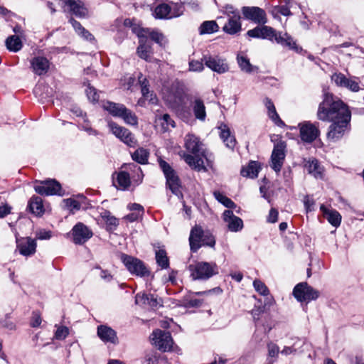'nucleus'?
<instances>
[{"label":"nucleus","mask_w":364,"mask_h":364,"mask_svg":"<svg viewBox=\"0 0 364 364\" xmlns=\"http://www.w3.org/2000/svg\"><path fill=\"white\" fill-rule=\"evenodd\" d=\"M317 117L321 121L332 122L327 132V139L331 142H336L348 130L351 114L343 101L326 92L324 93L323 101L318 105Z\"/></svg>","instance_id":"nucleus-1"},{"label":"nucleus","mask_w":364,"mask_h":364,"mask_svg":"<svg viewBox=\"0 0 364 364\" xmlns=\"http://www.w3.org/2000/svg\"><path fill=\"white\" fill-rule=\"evenodd\" d=\"M260 38L275 41L278 44L288 47L297 53L301 50V48L297 46L296 42L287 33L277 32L274 28L264 24L260 26Z\"/></svg>","instance_id":"nucleus-2"},{"label":"nucleus","mask_w":364,"mask_h":364,"mask_svg":"<svg viewBox=\"0 0 364 364\" xmlns=\"http://www.w3.org/2000/svg\"><path fill=\"white\" fill-rule=\"evenodd\" d=\"M159 165L166 178V185L171 190L173 194L178 197L182 196L181 181L176 171L166 161L159 158Z\"/></svg>","instance_id":"nucleus-3"},{"label":"nucleus","mask_w":364,"mask_h":364,"mask_svg":"<svg viewBox=\"0 0 364 364\" xmlns=\"http://www.w3.org/2000/svg\"><path fill=\"white\" fill-rule=\"evenodd\" d=\"M193 279L206 280L218 274V267L215 263L198 262L188 266Z\"/></svg>","instance_id":"nucleus-4"},{"label":"nucleus","mask_w":364,"mask_h":364,"mask_svg":"<svg viewBox=\"0 0 364 364\" xmlns=\"http://www.w3.org/2000/svg\"><path fill=\"white\" fill-rule=\"evenodd\" d=\"M185 97V86L183 83L180 81L174 82L167 95L164 96L165 100L173 109L180 107L183 103Z\"/></svg>","instance_id":"nucleus-5"},{"label":"nucleus","mask_w":364,"mask_h":364,"mask_svg":"<svg viewBox=\"0 0 364 364\" xmlns=\"http://www.w3.org/2000/svg\"><path fill=\"white\" fill-rule=\"evenodd\" d=\"M120 259L131 274L141 277L149 274L145 264L139 259L124 253L121 254Z\"/></svg>","instance_id":"nucleus-6"},{"label":"nucleus","mask_w":364,"mask_h":364,"mask_svg":"<svg viewBox=\"0 0 364 364\" xmlns=\"http://www.w3.org/2000/svg\"><path fill=\"white\" fill-rule=\"evenodd\" d=\"M293 295L298 301L309 302L318 298L320 293L306 282H301L294 287Z\"/></svg>","instance_id":"nucleus-7"},{"label":"nucleus","mask_w":364,"mask_h":364,"mask_svg":"<svg viewBox=\"0 0 364 364\" xmlns=\"http://www.w3.org/2000/svg\"><path fill=\"white\" fill-rule=\"evenodd\" d=\"M108 127L112 133L127 146L131 147L136 146L137 140L128 129L121 127L114 122H109Z\"/></svg>","instance_id":"nucleus-8"},{"label":"nucleus","mask_w":364,"mask_h":364,"mask_svg":"<svg viewBox=\"0 0 364 364\" xmlns=\"http://www.w3.org/2000/svg\"><path fill=\"white\" fill-rule=\"evenodd\" d=\"M287 144L284 141L280 140L274 144L271 155V168L277 173L280 172L286 156Z\"/></svg>","instance_id":"nucleus-9"},{"label":"nucleus","mask_w":364,"mask_h":364,"mask_svg":"<svg viewBox=\"0 0 364 364\" xmlns=\"http://www.w3.org/2000/svg\"><path fill=\"white\" fill-rule=\"evenodd\" d=\"M151 336L154 344L160 350L166 352L171 349L173 342L169 332L157 329L153 331Z\"/></svg>","instance_id":"nucleus-10"},{"label":"nucleus","mask_w":364,"mask_h":364,"mask_svg":"<svg viewBox=\"0 0 364 364\" xmlns=\"http://www.w3.org/2000/svg\"><path fill=\"white\" fill-rule=\"evenodd\" d=\"M34 189L36 193L41 195L62 196L63 194L62 193L60 184L55 180H46L40 181L38 184L35 185Z\"/></svg>","instance_id":"nucleus-11"},{"label":"nucleus","mask_w":364,"mask_h":364,"mask_svg":"<svg viewBox=\"0 0 364 364\" xmlns=\"http://www.w3.org/2000/svg\"><path fill=\"white\" fill-rule=\"evenodd\" d=\"M202 60L208 68L218 74H223L229 70L226 60L218 55H204Z\"/></svg>","instance_id":"nucleus-12"},{"label":"nucleus","mask_w":364,"mask_h":364,"mask_svg":"<svg viewBox=\"0 0 364 364\" xmlns=\"http://www.w3.org/2000/svg\"><path fill=\"white\" fill-rule=\"evenodd\" d=\"M242 12L244 17L257 24L264 25L267 22V17L264 9L257 6H243Z\"/></svg>","instance_id":"nucleus-13"},{"label":"nucleus","mask_w":364,"mask_h":364,"mask_svg":"<svg viewBox=\"0 0 364 364\" xmlns=\"http://www.w3.org/2000/svg\"><path fill=\"white\" fill-rule=\"evenodd\" d=\"M331 80L335 82V84L341 87H345L352 92H358L361 90V87L359 85L358 79L355 77H347L344 74L334 73L331 76Z\"/></svg>","instance_id":"nucleus-14"},{"label":"nucleus","mask_w":364,"mask_h":364,"mask_svg":"<svg viewBox=\"0 0 364 364\" xmlns=\"http://www.w3.org/2000/svg\"><path fill=\"white\" fill-rule=\"evenodd\" d=\"M92 235V230L82 223H77L72 229L73 241L77 245L84 244Z\"/></svg>","instance_id":"nucleus-15"},{"label":"nucleus","mask_w":364,"mask_h":364,"mask_svg":"<svg viewBox=\"0 0 364 364\" xmlns=\"http://www.w3.org/2000/svg\"><path fill=\"white\" fill-rule=\"evenodd\" d=\"M299 126L300 127V137L304 142H313L320 134L318 127L309 122L300 123Z\"/></svg>","instance_id":"nucleus-16"},{"label":"nucleus","mask_w":364,"mask_h":364,"mask_svg":"<svg viewBox=\"0 0 364 364\" xmlns=\"http://www.w3.org/2000/svg\"><path fill=\"white\" fill-rule=\"evenodd\" d=\"M223 218L230 231L238 232L243 228L242 220L240 218L235 215L232 210H225L223 214Z\"/></svg>","instance_id":"nucleus-17"},{"label":"nucleus","mask_w":364,"mask_h":364,"mask_svg":"<svg viewBox=\"0 0 364 364\" xmlns=\"http://www.w3.org/2000/svg\"><path fill=\"white\" fill-rule=\"evenodd\" d=\"M204 231L200 226H194L190 233L189 243L190 248L193 252H196L202 246V240Z\"/></svg>","instance_id":"nucleus-18"},{"label":"nucleus","mask_w":364,"mask_h":364,"mask_svg":"<svg viewBox=\"0 0 364 364\" xmlns=\"http://www.w3.org/2000/svg\"><path fill=\"white\" fill-rule=\"evenodd\" d=\"M138 36L139 37V45L137 48L136 53L141 59L146 61H151V55L152 53L151 44L144 35L138 33Z\"/></svg>","instance_id":"nucleus-19"},{"label":"nucleus","mask_w":364,"mask_h":364,"mask_svg":"<svg viewBox=\"0 0 364 364\" xmlns=\"http://www.w3.org/2000/svg\"><path fill=\"white\" fill-rule=\"evenodd\" d=\"M191 107L196 119L204 122L206 119V108L203 100L199 97H195L191 101Z\"/></svg>","instance_id":"nucleus-20"},{"label":"nucleus","mask_w":364,"mask_h":364,"mask_svg":"<svg viewBox=\"0 0 364 364\" xmlns=\"http://www.w3.org/2000/svg\"><path fill=\"white\" fill-rule=\"evenodd\" d=\"M31 65L35 74L42 75L48 72L50 63L46 58L38 56L31 60Z\"/></svg>","instance_id":"nucleus-21"},{"label":"nucleus","mask_w":364,"mask_h":364,"mask_svg":"<svg viewBox=\"0 0 364 364\" xmlns=\"http://www.w3.org/2000/svg\"><path fill=\"white\" fill-rule=\"evenodd\" d=\"M218 129L220 130V137L225 146L230 149H233L237 141L235 136L232 134L229 127L225 123H221L218 127Z\"/></svg>","instance_id":"nucleus-22"},{"label":"nucleus","mask_w":364,"mask_h":364,"mask_svg":"<svg viewBox=\"0 0 364 364\" xmlns=\"http://www.w3.org/2000/svg\"><path fill=\"white\" fill-rule=\"evenodd\" d=\"M17 247L21 255L31 256L36 252V242L30 237L23 238L17 241Z\"/></svg>","instance_id":"nucleus-23"},{"label":"nucleus","mask_w":364,"mask_h":364,"mask_svg":"<svg viewBox=\"0 0 364 364\" xmlns=\"http://www.w3.org/2000/svg\"><path fill=\"white\" fill-rule=\"evenodd\" d=\"M240 18V14L230 16L228 22L223 26L224 32L230 35H235L239 33L242 29Z\"/></svg>","instance_id":"nucleus-24"},{"label":"nucleus","mask_w":364,"mask_h":364,"mask_svg":"<svg viewBox=\"0 0 364 364\" xmlns=\"http://www.w3.org/2000/svg\"><path fill=\"white\" fill-rule=\"evenodd\" d=\"M67 6L70 11L78 18H85L88 16V9L80 0H70L67 1Z\"/></svg>","instance_id":"nucleus-25"},{"label":"nucleus","mask_w":364,"mask_h":364,"mask_svg":"<svg viewBox=\"0 0 364 364\" xmlns=\"http://www.w3.org/2000/svg\"><path fill=\"white\" fill-rule=\"evenodd\" d=\"M320 209L323 213L324 218H326L331 225L336 228L341 225V215L337 210L328 209L324 205H321Z\"/></svg>","instance_id":"nucleus-26"},{"label":"nucleus","mask_w":364,"mask_h":364,"mask_svg":"<svg viewBox=\"0 0 364 364\" xmlns=\"http://www.w3.org/2000/svg\"><path fill=\"white\" fill-rule=\"evenodd\" d=\"M97 335L104 342L115 343L117 341L116 332L106 326H100L97 328Z\"/></svg>","instance_id":"nucleus-27"},{"label":"nucleus","mask_w":364,"mask_h":364,"mask_svg":"<svg viewBox=\"0 0 364 364\" xmlns=\"http://www.w3.org/2000/svg\"><path fill=\"white\" fill-rule=\"evenodd\" d=\"M202 143L198 137L192 134H188L185 136V147L192 154H198L200 151Z\"/></svg>","instance_id":"nucleus-28"},{"label":"nucleus","mask_w":364,"mask_h":364,"mask_svg":"<svg viewBox=\"0 0 364 364\" xmlns=\"http://www.w3.org/2000/svg\"><path fill=\"white\" fill-rule=\"evenodd\" d=\"M28 208L31 213L36 216H41L45 211L43 200L39 196H32L28 201Z\"/></svg>","instance_id":"nucleus-29"},{"label":"nucleus","mask_w":364,"mask_h":364,"mask_svg":"<svg viewBox=\"0 0 364 364\" xmlns=\"http://www.w3.org/2000/svg\"><path fill=\"white\" fill-rule=\"evenodd\" d=\"M264 105L268 110V116L279 127H282L285 125L284 122L278 115L274 105L272 101L267 97L264 99Z\"/></svg>","instance_id":"nucleus-30"},{"label":"nucleus","mask_w":364,"mask_h":364,"mask_svg":"<svg viewBox=\"0 0 364 364\" xmlns=\"http://www.w3.org/2000/svg\"><path fill=\"white\" fill-rule=\"evenodd\" d=\"M131 184L130 176L126 171H119L114 179V185L120 190L127 189Z\"/></svg>","instance_id":"nucleus-31"},{"label":"nucleus","mask_w":364,"mask_h":364,"mask_svg":"<svg viewBox=\"0 0 364 364\" xmlns=\"http://www.w3.org/2000/svg\"><path fill=\"white\" fill-rule=\"evenodd\" d=\"M260 169L259 164L257 161H252L247 167H243L241 169L240 173L242 176L254 178L257 177Z\"/></svg>","instance_id":"nucleus-32"},{"label":"nucleus","mask_w":364,"mask_h":364,"mask_svg":"<svg viewBox=\"0 0 364 364\" xmlns=\"http://www.w3.org/2000/svg\"><path fill=\"white\" fill-rule=\"evenodd\" d=\"M154 16L156 18L167 19L175 16L171 14V8L167 4H159L154 10Z\"/></svg>","instance_id":"nucleus-33"},{"label":"nucleus","mask_w":364,"mask_h":364,"mask_svg":"<svg viewBox=\"0 0 364 364\" xmlns=\"http://www.w3.org/2000/svg\"><path fill=\"white\" fill-rule=\"evenodd\" d=\"M103 108L112 116L119 117L126 107L122 104L107 101L103 104Z\"/></svg>","instance_id":"nucleus-34"},{"label":"nucleus","mask_w":364,"mask_h":364,"mask_svg":"<svg viewBox=\"0 0 364 364\" xmlns=\"http://www.w3.org/2000/svg\"><path fill=\"white\" fill-rule=\"evenodd\" d=\"M6 48L12 52H18L22 48L23 44L19 38L16 35L9 36L5 41Z\"/></svg>","instance_id":"nucleus-35"},{"label":"nucleus","mask_w":364,"mask_h":364,"mask_svg":"<svg viewBox=\"0 0 364 364\" xmlns=\"http://www.w3.org/2000/svg\"><path fill=\"white\" fill-rule=\"evenodd\" d=\"M304 166L306 168L309 173L313 175L316 178H321L322 173L321 171V167L316 159H313L307 161Z\"/></svg>","instance_id":"nucleus-36"},{"label":"nucleus","mask_w":364,"mask_h":364,"mask_svg":"<svg viewBox=\"0 0 364 364\" xmlns=\"http://www.w3.org/2000/svg\"><path fill=\"white\" fill-rule=\"evenodd\" d=\"M219 26L215 21H205L201 23L198 31L200 35L211 34L218 31Z\"/></svg>","instance_id":"nucleus-37"},{"label":"nucleus","mask_w":364,"mask_h":364,"mask_svg":"<svg viewBox=\"0 0 364 364\" xmlns=\"http://www.w3.org/2000/svg\"><path fill=\"white\" fill-rule=\"evenodd\" d=\"M149 152L147 149L144 148L137 149L132 154V158L134 161L141 164H146L148 163Z\"/></svg>","instance_id":"nucleus-38"},{"label":"nucleus","mask_w":364,"mask_h":364,"mask_svg":"<svg viewBox=\"0 0 364 364\" xmlns=\"http://www.w3.org/2000/svg\"><path fill=\"white\" fill-rule=\"evenodd\" d=\"M237 61L241 70L245 73H251L255 69L257 70V68L252 65L246 56L237 55Z\"/></svg>","instance_id":"nucleus-39"},{"label":"nucleus","mask_w":364,"mask_h":364,"mask_svg":"<svg viewBox=\"0 0 364 364\" xmlns=\"http://www.w3.org/2000/svg\"><path fill=\"white\" fill-rule=\"evenodd\" d=\"M69 22L71 23L75 31L86 40L90 41L94 38L93 36L85 28H83L80 22L77 21L73 18H70Z\"/></svg>","instance_id":"nucleus-40"},{"label":"nucleus","mask_w":364,"mask_h":364,"mask_svg":"<svg viewBox=\"0 0 364 364\" xmlns=\"http://www.w3.org/2000/svg\"><path fill=\"white\" fill-rule=\"evenodd\" d=\"M156 261L161 269H167L169 267V259L165 250L160 249L156 252Z\"/></svg>","instance_id":"nucleus-41"},{"label":"nucleus","mask_w":364,"mask_h":364,"mask_svg":"<svg viewBox=\"0 0 364 364\" xmlns=\"http://www.w3.org/2000/svg\"><path fill=\"white\" fill-rule=\"evenodd\" d=\"M213 196L218 202L222 203L226 208L232 209L236 208L235 203L220 191H214Z\"/></svg>","instance_id":"nucleus-42"},{"label":"nucleus","mask_w":364,"mask_h":364,"mask_svg":"<svg viewBox=\"0 0 364 364\" xmlns=\"http://www.w3.org/2000/svg\"><path fill=\"white\" fill-rule=\"evenodd\" d=\"M119 117L122 118L128 124L136 125L138 124V119L136 114L127 107L124 109Z\"/></svg>","instance_id":"nucleus-43"},{"label":"nucleus","mask_w":364,"mask_h":364,"mask_svg":"<svg viewBox=\"0 0 364 364\" xmlns=\"http://www.w3.org/2000/svg\"><path fill=\"white\" fill-rule=\"evenodd\" d=\"M102 218L106 222V224L112 229L115 228L118 225V220L108 210H104L100 213Z\"/></svg>","instance_id":"nucleus-44"},{"label":"nucleus","mask_w":364,"mask_h":364,"mask_svg":"<svg viewBox=\"0 0 364 364\" xmlns=\"http://www.w3.org/2000/svg\"><path fill=\"white\" fill-rule=\"evenodd\" d=\"M184 161L187 163L190 166L193 167L195 168H199L203 161L200 158H196L195 156L191 154H184L183 156Z\"/></svg>","instance_id":"nucleus-45"},{"label":"nucleus","mask_w":364,"mask_h":364,"mask_svg":"<svg viewBox=\"0 0 364 364\" xmlns=\"http://www.w3.org/2000/svg\"><path fill=\"white\" fill-rule=\"evenodd\" d=\"M0 326L9 331L16 329V324L11 320L10 314H6L4 318L0 319Z\"/></svg>","instance_id":"nucleus-46"},{"label":"nucleus","mask_w":364,"mask_h":364,"mask_svg":"<svg viewBox=\"0 0 364 364\" xmlns=\"http://www.w3.org/2000/svg\"><path fill=\"white\" fill-rule=\"evenodd\" d=\"M149 35L151 39L159 44L160 46H165L166 41L164 36L161 33L157 31H151L149 32Z\"/></svg>","instance_id":"nucleus-47"},{"label":"nucleus","mask_w":364,"mask_h":364,"mask_svg":"<svg viewBox=\"0 0 364 364\" xmlns=\"http://www.w3.org/2000/svg\"><path fill=\"white\" fill-rule=\"evenodd\" d=\"M253 286L255 290L261 295L267 296L269 293L267 287L259 279H255L253 282Z\"/></svg>","instance_id":"nucleus-48"},{"label":"nucleus","mask_w":364,"mask_h":364,"mask_svg":"<svg viewBox=\"0 0 364 364\" xmlns=\"http://www.w3.org/2000/svg\"><path fill=\"white\" fill-rule=\"evenodd\" d=\"M63 203H65V207L73 213L75 210H79L81 208L80 202L72 198L64 199Z\"/></svg>","instance_id":"nucleus-49"},{"label":"nucleus","mask_w":364,"mask_h":364,"mask_svg":"<svg viewBox=\"0 0 364 364\" xmlns=\"http://www.w3.org/2000/svg\"><path fill=\"white\" fill-rule=\"evenodd\" d=\"M142 96L144 99H149L151 104H155L157 102L156 95L149 90V87H142L141 88Z\"/></svg>","instance_id":"nucleus-50"},{"label":"nucleus","mask_w":364,"mask_h":364,"mask_svg":"<svg viewBox=\"0 0 364 364\" xmlns=\"http://www.w3.org/2000/svg\"><path fill=\"white\" fill-rule=\"evenodd\" d=\"M202 245L213 247L215 245V237L208 232H205L203 236Z\"/></svg>","instance_id":"nucleus-51"},{"label":"nucleus","mask_w":364,"mask_h":364,"mask_svg":"<svg viewBox=\"0 0 364 364\" xmlns=\"http://www.w3.org/2000/svg\"><path fill=\"white\" fill-rule=\"evenodd\" d=\"M85 92L88 99L91 102H95L99 100L100 95L95 87L88 86Z\"/></svg>","instance_id":"nucleus-52"},{"label":"nucleus","mask_w":364,"mask_h":364,"mask_svg":"<svg viewBox=\"0 0 364 364\" xmlns=\"http://www.w3.org/2000/svg\"><path fill=\"white\" fill-rule=\"evenodd\" d=\"M69 334V329L66 326H59L58 327L55 333V338L57 340H64Z\"/></svg>","instance_id":"nucleus-53"},{"label":"nucleus","mask_w":364,"mask_h":364,"mask_svg":"<svg viewBox=\"0 0 364 364\" xmlns=\"http://www.w3.org/2000/svg\"><path fill=\"white\" fill-rule=\"evenodd\" d=\"M203 61L191 60L189 62V70L193 72H201L204 69Z\"/></svg>","instance_id":"nucleus-54"},{"label":"nucleus","mask_w":364,"mask_h":364,"mask_svg":"<svg viewBox=\"0 0 364 364\" xmlns=\"http://www.w3.org/2000/svg\"><path fill=\"white\" fill-rule=\"evenodd\" d=\"M267 349H268V355L272 358H277L278 356V354L279 353V346L272 343L270 342L267 344Z\"/></svg>","instance_id":"nucleus-55"},{"label":"nucleus","mask_w":364,"mask_h":364,"mask_svg":"<svg viewBox=\"0 0 364 364\" xmlns=\"http://www.w3.org/2000/svg\"><path fill=\"white\" fill-rule=\"evenodd\" d=\"M146 364H158V356L156 352L147 353L144 356Z\"/></svg>","instance_id":"nucleus-56"},{"label":"nucleus","mask_w":364,"mask_h":364,"mask_svg":"<svg viewBox=\"0 0 364 364\" xmlns=\"http://www.w3.org/2000/svg\"><path fill=\"white\" fill-rule=\"evenodd\" d=\"M290 8H291V6L281 5V6H275L274 10L283 16H289L291 15Z\"/></svg>","instance_id":"nucleus-57"},{"label":"nucleus","mask_w":364,"mask_h":364,"mask_svg":"<svg viewBox=\"0 0 364 364\" xmlns=\"http://www.w3.org/2000/svg\"><path fill=\"white\" fill-rule=\"evenodd\" d=\"M149 294H137L135 296V303L139 305H147Z\"/></svg>","instance_id":"nucleus-58"},{"label":"nucleus","mask_w":364,"mask_h":364,"mask_svg":"<svg viewBox=\"0 0 364 364\" xmlns=\"http://www.w3.org/2000/svg\"><path fill=\"white\" fill-rule=\"evenodd\" d=\"M127 168L131 170H133V171L136 173L138 179H139V182L141 183L142 181V178H143V176H144L141 167L134 164H129L127 165Z\"/></svg>","instance_id":"nucleus-59"},{"label":"nucleus","mask_w":364,"mask_h":364,"mask_svg":"<svg viewBox=\"0 0 364 364\" xmlns=\"http://www.w3.org/2000/svg\"><path fill=\"white\" fill-rule=\"evenodd\" d=\"M41 317L38 312H33V316L31 320L30 325L33 327L36 328L38 327L41 323Z\"/></svg>","instance_id":"nucleus-60"},{"label":"nucleus","mask_w":364,"mask_h":364,"mask_svg":"<svg viewBox=\"0 0 364 364\" xmlns=\"http://www.w3.org/2000/svg\"><path fill=\"white\" fill-rule=\"evenodd\" d=\"M264 311V306H255L252 311L251 314L252 315L253 319L255 321H257L259 319V316Z\"/></svg>","instance_id":"nucleus-61"},{"label":"nucleus","mask_w":364,"mask_h":364,"mask_svg":"<svg viewBox=\"0 0 364 364\" xmlns=\"http://www.w3.org/2000/svg\"><path fill=\"white\" fill-rule=\"evenodd\" d=\"M279 213L277 209L272 208L269 210V215L267 217V222L274 223L278 220Z\"/></svg>","instance_id":"nucleus-62"},{"label":"nucleus","mask_w":364,"mask_h":364,"mask_svg":"<svg viewBox=\"0 0 364 364\" xmlns=\"http://www.w3.org/2000/svg\"><path fill=\"white\" fill-rule=\"evenodd\" d=\"M225 14L230 18L232 16H236V14H240V12L235 9L233 6L227 4L224 7Z\"/></svg>","instance_id":"nucleus-63"},{"label":"nucleus","mask_w":364,"mask_h":364,"mask_svg":"<svg viewBox=\"0 0 364 364\" xmlns=\"http://www.w3.org/2000/svg\"><path fill=\"white\" fill-rule=\"evenodd\" d=\"M161 119L164 121L163 126L166 125L167 128L169 126L171 127H176L175 122L171 118L168 114H164L162 116Z\"/></svg>","instance_id":"nucleus-64"}]
</instances>
